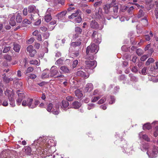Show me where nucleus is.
Here are the masks:
<instances>
[{"label":"nucleus","instance_id":"44","mask_svg":"<svg viewBox=\"0 0 158 158\" xmlns=\"http://www.w3.org/2000/svg\"><path fill=\"white\" fill-rule=\"evenodd\" d=\"M32 22L31 21L27 19H24L23 21V23L26 24H30Z\"/></svg>","mask_w":158,"mask_h":158},{"label":"nucleus","instance_id":"49","mask_svg":"<svg viewBox=\"0 0 158 158\" xmlns=\"http://www.w3.org/2000/svg\"><path fill=\"white\" fill-rule=\"evenodd\" d=\"M75 21L77 23H80L82 21V19L80 16H77L75 19Z\"/></svg>","mask_w":158,"mask_h":158},{"label":"nucleus","instance_id":"17","mask_svg":"<svg viewBox=\"0 0 158 158\" xmlns=\"http://www.w3.org/2000/svg\"><path fill=\"white\" fill-rule=\"evenodd\" d=\"M28 9V11L29 13H33L34 14L38 12V10H36L35 6H29Z\"/></svg>","mask_w":158,"mask_h":158},{"label":"nucleus","instance_id":"33","mask_svg":"<svg viewBox=\"0 0 158 158\" xmlns=\"http://www.w3.org/2000/svg\"><path fill=\"white\" fill-rule=\"evenodd\" d=\"M81 44V42L80 41H77L72 42L71 43V45L73 47H76L80 45Z\"/></svg>","mask_w":158,"mask_h":158},{"label":"nucleus","instance_id":"4","mask_svg":"<svg viewBox=\"0 0 158 158\" xmlns=\"http://www.w3.org/2000/svg\"><path fill=\"white\" fill-rule=\"evenodd\" d=\"M92 38L95 42L99 44L101 41V35L96 31H94L92 35Z\"/></svg>","mask_w":158,"mask_h":158},{"label":"nucleus","instance_id":"9","mask_svg":"<svg viewBox=\"0 0 158 158\" xmlns=\"http://www.w3.org/2000/svg\"><path fill=\"white\" fill-rule=\"evenodd\" d=\"M58 74H59V72L57 68L55 66H52L50 70V76L56 77Z\"/></svg>","mask_w":158,"mask_h":158},{"label":"nucleus","instance_id":"53","mask_svg":"<svg viewBox=\"0 0 158 158\" xmlns=\"http://www.w3.org/2000/svg\"><path fill=\"white\" fill-rule=\"evenodd\" d=\"M143 138L147 141H149L150 140V139L148 138V136L146 135H143Z\"/></svg>","mask_w":158,"mask_h":158},{"label":"nucleus","instance_id":"50","mask_svg":"<svg viewBox=\"0 0 158 158\" xmlns=\"http://www.w3.org/2000/svg\"><path fill=\"white\" fill-rule=\"evenodd\" d=\"M49 36V34L48 32H46L44 33L43 35V36L45 39H48Z\"/></svg>","mask_w":158,"mask_h":158},{"label":"nucleus","instance_id":"40","mask_svg":"<svg viewBox=\"0 0 158 158\" xmlns=\"http://www.w3.org/2000/svg\"><path fill=\"white\" fill-rule=\"evenodd\" d=\"M13 80L12 78H9L6 77H3V81L6 83H8L10 81H12Z\"/></svg>","mask_w":158,"mask_h":158},{"label":"nucleus","instance_id":"45","mask_svg":"<svg viewBox=\"0 0 158 158\" xmlns=\"http://www.w3.org/2000/svg\"><path fill=\"white\" fill-rule=\"evenodd\" d=\"M144 15V13L142 10H140L138 15H137V17L138 18H141Z\"/></svg>","mask_w":158,"mask_h":158},{"label":"nucleus","instance_id":"48","mask_svg":"<svg viewBox=\"0 0 158 158\" xmlns=\"http://www.w3.org/2000/svg\"><path fill=\"white\" fill-rule=\"evenodd\" d=\"M82 31V30L80 27H77L75 28V31L77 34H80L81 33Z\"/></svg>","mask_w":158,"mask_h":158},{"label":"nucleus","instance_id":"62","mask_svg":"<svg viewBox=\"0 0 158 158\" xmlns=\"http://www.w3.org/2000/svg\"><path fill=\"white\" fill-rule=\"evenodd\" d=\"M27 13V8H24L23 10V14L24 16H26Z\"/></svg>","mask_w":158,"mask_h":158},{"label":"nucleus","instance_id":"37","mask_svg":"<svg viewBox=\"0 0 158 158\" xmlns=\"http://www.w3.org/2000/svg\"><path fill=\"white\" fill-rule=\"evenodd\" d=\"M28 98L27 99L23 100V102L22 103V106H28Z\"/></svg>","mask_w":158,"mask_h":158},{"label":"nucleus","instance_id":"39","mask_svg":"<svg viewBox=\"0 0 158 158\" xmlns=\"http://www.w3.org/2000/svg\"><path fill=\"white\" fill-rule=\"evenodd\" d=\"M4 58L9 61H10L12 60L11 56L8 54L5 55L4 56Z\"/></svg>","mask_w":158,"mask_h":158},{"label":"nucleus","instance_id":"59","mask_svg":"<svg viewBox=\"0 0 158 158\" xmlns=\"http://www.w3.org/2000/svg\"><path fill=\"white\" fill-rule=\"evenodd\" d=\"M34 39L33 38H31L27 41V42L29 44L32 43L34 41Z\"/></svg>","mask_w":158,"mask_h":158},{"label":"nucleus","instance_id":"16","mask_svg":"<svg viewBox=\"0 0 158 158\" xmlns=\"http://www.w3.org/2000/svg\"><path fill=\"white\" fill-rule=\"evenodd\" d=\"M38 13V12H37L34 13V14H35V15L33 14L31 15L30 19V20L32 22L38 19L39 17V15Z\"/></svg>","mask_w":158,"mask_h":158},{"label":"nucleus","instance_id":"7","mask_svg":"<svg viewBox=\"0 0 158 158\" xmlns=\"http://www.w3.org/2000/svg\"><path fill=\"white\" fill-rule=\"evenodd\" d=\"M17 93L18 96V99L16 100V103L19 106L21 105L22 100L25 98V93L23 91L18 90Z\"/></svg>","mask_w":158,"mask_h":158},{"label":"nucleus","instance_id":"1","mask_svg":"<svg viewBox=\"0 0 158 158\" xmlns=\"http://www.w3.org/2000/svg\"><path fill=\"white\" fill-rule=\"evenodd\" d=\"M104 12L106 14H110L112 15V16H106L108 20H110L111 17L114 18H117L118 17V7L117 6L113 7L111 4H107L105 5L104 7Z\"/></svg>","mask_w":158,"mask_h":158},{"label":"nucleus","instance_id":"38","mask_svg":"<svg viewBox=\"0 0 158 158\" xmlns=\"http://www.w3.org/2000/svg\"><path fill=\"white\" fill-rule=\"evenodd\" d=\"M151 127L150 124H145L143 126V129L145 130L146 129L149 130L151 129Z\"/></svg>","mask_w":158,"mask_h":158},{"label":"nucleus","instance_id":"5","mask_svg":"<svg viewBox=\"0 0 158 158\" xmlns=\"http://www.w3.org/2000/svg\"><path fill=\"white\" fill-rule=\"evenodd\" d=\"M86 58L87 59L86 57ZM88 60H86L85 61V68L87 69H89L91 68H94L96 66V62L94 60H91L90 59H88Z\"/></svg>","mask_w":158,"mask_h":158},{"label":"nucleus","instance_id":"28","mask_svg":"<svg viewBox=\"0 0 158 158\" xmlns=\"http://www.w3.org/2000/svg\"><path fill=\"white\" fill-rule=\"evenodd\" d=\"M20 48V45L18 44H14V50L16 52H19Z\"/></svg>","mask_w":158,"mask_h":158},{"label":"nucleus","instance_id":"11","mask_svg":"<svg viewBox=\"0 0 158 158\" xmlns=\"http://www.w3.org/2000/svg\"><path fill=\"white\" fill-rule=\"evenodd\" d=\"M15 16L14 14L10 15L8 16V19L10 24L12 26H14L16 24L15 21Z\"/></svg>","mask_w":158,"mask_h":158},{"label":"nucleus","instance_id":"63","mask_svg":"<svg viewBox=\"0 0 158 158\" xmlns=\"http://www.w3.org/2000/svg\"><path fill=\"white\" fill-rule=\"evenodd\" d=\"M132 71L136 73L138 71V69L136 66H134L131 69Z\"/></svg>","mask_w":158,"mask_h":158},{"label":"nucleus","instance_id":"55","mask_svg":"<svg viewBox=\"0 0 158 158\" xmlns=\"http://www.w3.org/2000/svg\"><path fill=\"white\" fill-rule=\"evenodd\" d=\"M39 32L37 30L34 31L32 33V35L35 36L37 37L39 34H40Z\"/></svg>","mask_w":158,"mask_h":158},{"label":"nucleus","instance_id":"52","mask_svg":"<svg viewBox=\"0 0 158 158\" xmlns=\"http://www.w3.org/2000/svg\"><path fill=\"white\" fill-rule=\"evenodd\" d=\"M94 104L93 103H91L88 105V109L89 110L94 108Z\"/></svg>","mask_w":158,"mask_h":158},{"label":"nucleus","instance_id":"32","mask_svg":"<svg viewBox=\"0 0 158 158\" xmlns=\"http://www.w3.org/2000/svg\"><path fill=\"white\" fill-rule=\"evenodd\" d=\"M101 97V96H95L93 97L91 99V102H96Z\"/></svg>","mask_w":158,"mask_h":158},{"label":"nucleus","instance_id":"23","mask_svg":"<svg viewBox=\"0 0 158 158\" xmlns=\"http://www.w3.org/2000/svg\"><path fill=\"white\" fill-rule=\"evenodd\" d=\"M48 11L47 10L44 18L45 20L47 22H49L52 19L51 14L50 13L48 14Z\"/></svg>","mask_w":158,"mask_h":158},{"label":"nucleus","instance_id":"54","mask_svg":"<svg viewBox=\"0 0 158 158\" xmlns=\"http://www.w3.org/2000/svg\"><path fill=\"white\" fill-rule=\"evenodd\" d=\"M78 63V61L77 60H75L73 61V68L76 67Z\"/></svg>","mask_w":158,"mask_h":158},{"label":"nucleus","instance_id":"61","mask_svg":"<svg viewBox=\"0 0 158 158\" xmlns=\"http://www.w3.org/2000/svg\"><path fill=\"white\" fill-rule=\"evenodd\" d=\"M10 104L12 107H14L15 106V102L14 100H10Z\"/></svg>","mask_w":158,"mask_h":158},{"label":"nucleus","instance_id":"64","mask_svg":"<svg viewBox=\"0 0 158 158\" xmlns=\"http://www.w3.org/2000/svg\"><path fill=\"white\" fill-rule=\"evenodd\" d=\"M153 68L154 69H158V62H156L154 65Z\"/></svg>","mask_w":158,"mask_h":158},{"label":"nucleus","instance_id":"12","mask_svg":"<svg viewBox=\"0 0 158 158\" xmlns=\"http://www.w3.org/2000/svg\"><path fill=\"white\" fill-rule=\"evenodd\" d=\"M45 141V140L44 139H43L42 138H40L38 140H35L34 143V145H37V144L36 143L38 142H40L39 143V145H37V146H39L40 145H41L42 146V147H44L46 145L47 143H44V142Z\"/></svg>","mask_w":158,"mask_h":158},{"label":"nucleus","instance_id":"10","mask_svg":"<svg viewBox=\"0 0 158 158\" xmlns=\"http://www.w3.org/2000/svg\"><path fill=\"white\" fill-rule=\"evenodd\" d=\"M27 51L29 52L30 56L33 57L36 53V51L35 49H33V47L32 45L29 46L27 48Z\"/></svg>","mask_w":158,"mask_h":158},{"label":"nucleus","instance_id":"22","mask_svg":"<svg viewBox=\"0 0 158 158\" xmlns=\"http://www.w3.org/2000/svg\"><path fill=\"white\" fill-rule=\"evenodd\" d=\"M73 107L75 109H78L79 108L81 105V103L78 101H75L72 104Z\"/></svg>","mask_w":158,"mask_h":158},{"label":"nucleus","instance_id":"26","mask_svg":"<svg viewBox=\"0 0 158 158\" xmlns=\"http://www.w3.org/2000/svg\"><path fill=\"white\" fill-rule=\"evenodd\" d=\"M7 93H9L8 98L9 101L14 100V93L11 91H9L8 92H7Z\"/></svg>","mask_w":158,"mask_h":158},{"label":"nucleus","instance_id":"36","mask_svg":"<svg viewBox=\"0 0 158 158\" xmlns=\"http://www.w3.org/2000/svg\"><path fill=\"white\" fill-rule=\"evenodd\" d=\"M11 48L10 46H5L3 49V52L6 53L9 51Z\"/></svg>","mask_w":158,"mask_h":158},{"label":"nucleus","instance_id":"35","mask_svg":"<svg viewBox=\"0 0 158 158\" xmlns=\"http://www.w3.org/2000/svg\"><path fill=\"white\" fill-rule=\"evenodd\" d=\"M106 100V98L105 97H102L97 102L98 104H101L104 102Z\"/></svg>","mask_w":158,"mask_h":158},{"label":"nucleus","instance_id":"2","mask_svg":"<svg viewBox=\"0 0 158 158\" xmlns=\"http://www.w3.org/2000/svg\"><path fill=\"white\" fill-rule=\"evenodd\" d=\"M98 50V48L97 45L94 44H91L86 48V58L89 59H93V55L96 53Z\"/></svg>","mask_w":158,"mask_h":158},{"label":"nucleus","instance_id":"15","mask_svg":"<svg viewBox=\"0 0 158 158\" xmlns=\"http://www.w3.org/2000/svg\"><path fill=\"white\" fill-rule=\"evenodd\" d=\"M66 13L67 11L66 10L63 11L58 13L55 16L56 19H57L59 20H60L65 16Z\"/></svg>","mask_w":158,"mask_h":158},{"label":"nucleus","instance_id":"18","mask_svg":"<svg viewBox=\"0 0 158 158\" xmlns=\"http://www.w3.org/2000/svg\"><path fill=\"white\" fill-rule=\"evenodd\" d=\"M93 89V84L91 83L87 84L85 88V91L87 92H90Z\"/></svg>","mask_w":158,"mask_h":158},{"label":"nucleus","instance_id":"27","mask_svg":"<svg viewBox=\"0 0 158 158\" xmlns=\"http://www.w3.org/2000/svg\"><path fill=\"white\" fill-rule=\"evenodd\" d=\"M155 125V131L154 133V135L155 137H157L158 135V127L157 125L158 124V122H156L154 123Z\"/></svg>","mask_w":158,"mask_h":158},{"label":"nucleus","instance_id":"30","mask_svg":"<svg viewBox=\"0 0 158 158\" xmlns=\"http://www.w3.org/2000/svg\"><path fill=\"white\" fill-rule=\"evenodd\" d=\"M16 21L17 23H20L22 21V18L20 14H18L16 17Z\"/></svg>","mask_w":158,"mask_h":158},{"label":"nucleus","instance_id":"47","mask_svg":"<svg viewBox=\"0 0 158 158\" xmlns=\"http://www.w3.org/2000/svg\"><path fill=\"white\" fill-rule=\"evenodd\" d=\"M149 56L148 55H144L141 57L140 60L142 61H144L149 57Z\"/></svg>","mask_w":158,"mask_h":158},{"label":"nucleus","instance_id":"6","mask_svg":"<svg viewBox=\"0 0 158 158\" xmlns=\"http://www.w3.org/2000/svg\"><path fill=\"white\" fill-rule=\"evenodd\" d=\"M158 152V148L154 147L153 148L151 151H148L147 153L149 157L151 158L156 157Z\"/></svg>","mask_w":158,"mask_h":158},{"label":"nucleus","instance_id":"34","mask_svg":"<svg viewBox=\"0 0 158 158\" xmlns=\"http://www.w3.org/2000/svg\"><path fill=\"white\" fill-rule=\"evenodd\" d=\"M154 61V59L152 58H149L148 60L146 62L145 64L146 65H149L150 64L153 62Z\"/></svg>","mask_w":158,"mask_h":158},{"label":"nucleus","instance_id":"25","mask_svg":"<svg viewBox=\"0 0 158 158\" xmlns=\"http://www.w3.org/2000/svg\"><path fill=\"white\" fill-rule=\"evenodd\" d=\"M60 70L63 73H68L69 72V69L66 66H62L60 67Z\"/></svg>","mask_w":158,"mask_h":158},{"label":"nucleus","instance_id":"57","mask_svg":"<svg viewBox=\"0 0 158 158\" xmlns=\"http://www.w3.org/2000/svg\"><path fill=\"white\" fill-rule=\"evenodd\" d=\"M145 144V145H143L142 148H141V150L143 151H146V149H148V144Z\"/></svg>","mask_w":158,"mask_h":158},{"label":"nucleus","instance_id":"14","mask_svg":"<svg viewBox=\"0 0 158 158\" xmlns=\"http://www.w3.org/2000/svg\"><path fill=\"white\" fill-rule=\"evenodd\" d=\"M90 26L91 28L94 29H98L100 30H101L103 28L102 26L99 27L98 23L95 20L92 21L90 23Z\"/></svg>","mask_w":158,"mask_h":158},{"label":"nucleus","instance_id":"51","mask_svg":"<svg viewBox=\"0 0 158 158\" xmlns=\"http://www.w3.org/2000/svg\"><path fill=\"white\" fill-rule=\"evenodd\" d=\"M144 37L146 41H148L150 40L151 37L149 35H144Z\"/></svg>","mask_w":158,"mask_h":158},{"label":"nucleus","instance_id":"24","mask_svg":"<svg viewBox=\"0 0 158 158\" xmlns=\"http://www.w3.org/2000/svg\"><path fill=\"white\" fill-rule=\"evenodd\" d=\"M75 93L76 96L78 98H80L83 96V94L81 91L79 89H77L75 91Z\"/></svg>","mask_w":158,"mask_h":158},{"label":"nucleus","instance_id":"58","mask_svg":"<svg viewBox=\"0 0 158 158\" xmlns=\"http://www.w3.org/2000/svg\"><path fill=\"white\" fill-rule=\"evenodd\" d=\"M36 39L39 41H42V36L40 34L37 37Z\"/></svg>","mask_w":158,"mask_h":158},{"label":"nucleus","instance_id":"31","mask_svg":"<svg viewBox=\"0 0 158 158\" xmlns=\"http://www.w3.org/2000/svg\"><path fill=\"white\" fill-rule=\"evenodd\" d=\"M29 63L31 64L38 65H39V63L38 60H31Z\"/></svg>","mask_w":158,"mask_h":158},{"label":"nucleus","instance_id":"56","mask_svg":"<svg viewBox=\"0 0 158 158\" xmlns=\"http://www.w3.org/2000/svg\"><path fill=\"white\" fill-rule=\"evenodd\" d=\"M66 99L69 101H73L74 99V97H73L71 96H67L66 98Z\"/></svg>","mask_w":158,"mask_h":158},{"label":"nucleus","instance_id":"41","mask_svg":"<svg viewBox=\"0 0 158 158\" xmlns=\"http://www.w3.org/2000/svg\"><path fill=\"white\" fill-rule=\"evenodd\" d=\"M34 70V69L33 67H29L27 68V69L25 72V74H26L27 73H31Z\"/></svg>","mask_w":158,"mask_h":158},{"label":"nucleus","instance_id":"3","mask_svg":"<svg viewBox=\"0 0 158 158\" xmlns=\"http://www.w3.org/2000/svg\"><path fill=\"white\" fill-rule=\"evenodd\" d=\"M59 107L58 105L53 107L52 104V103H50L48 105L47 110L48 112L52 111L53 114L57 115L59 113Z\"/></svg>","mask_w":158,"mask_h":158},{"label":"nucleus","instance_id":"60","mask_svg":"<svg viewBox=\"0 0 158 158\" xmlns=\"http://www.w3.org/2000/svg\"><path fill=\"white\" fill-rule=\"evenodd\" d=\"M35 48L39 49L40 46V44L39 43H35L34 45Z\"/></svg>","mask_w":158,"mask_h":158},{"label":"nucleus","instance_id":"13","mask_svg":"<svg viewBox=\"0 0 158 158\" xmlns=\"http://www.w3.org/2000/svg\"><path fill=\"white\" fill-rule=\"evenodd\" d=\"M77 75L80 76L83 78H87L89 76V73L87 71L86 73H85L81 70H79L76 73Z\"/></svg>","mask_w":158,"mask_h":158},{"label":"nucleus","instance_id":"43","mask_svg":"<svg viewBox=\"0 0 158 158\" xmlns=\"http://www.w3.org/2000/svg\"><path fill=\"white\" fill-rule=\"evenodd\" d=\"M136 52L137 54L139 56L141 55L143 53V50L140 48L138 49L137 50Z\"/></svg>","mask_w":158,"mask_h":158},{"label":"nucleus","instance_id":"21","mask_svg":"<svg viewBox=\"0 0 158 158\" xmlns=\"http://www.w3.org/2000/svg\"><path fill=\"white\" fill-rule=\"evenodd\" d=\"M69 105V104L68 102L63 100L62 102V106L61 107L64 110L66 109L68 106Z\"/></svg>","mask_w":158,"mask_h":158},{"label":"nucleus","instance_id":"46","mask_svg":"<svg viewBox=\"0 0 158 158\" xmlns=\"http://www.w3.org/2000/svg\"><path fill=\"white\" fill-rule=\"evenodd\" d=\"M63 61V60L60 58L56 61V64L58 65H61L62 64Z\"/></svg>","mask_w":158,"mask_h":158},{"label":"nucleus","instance_id":"19","mask_svg":"<svg viewBox=\"0 0 158 158\" xmlns=\"http://www.w3.org/2000/svg\"><path fill=\"white\" fill-rule=\"evenodd\" d=\"M140 23L144 27L148 25V22L147 17H145L143 19H142L140 21Z\"/></svg>","mask_w":158,"mask_h":158},{"label":"nucleus","instance_id":"20","mask_svg":"<svg viewBox=\"0 0 158 158\" xmlns=\"http://www.w3.org/2000/svg\"><path fill=\"white\" fill-rule=\"evenodd\" d=\"M25 153L27 155H30L31 154V150L30 147L26 146L24 148Z\"/></svg>","mask_w":158,"mask_h":158},{"label":"nucleus","instance_id":"8","mask_svg":"<svg viewBox=\"0 0 158 158\" xmlns=\"http://www.w3.org/2000/svg\"><path fill=\"white\" fill-rule=\"evenodd\" d=\"M28 106L31 108H34L37 106L39 104L40 102L38 100H36L34 102H33V99L28 98Z\"/></svg>","mask_w":158,"mask_h":158},{"label":"nucleus","instance_id":"42","mask_svg":"<svg viewBox=\"0 0 158 158\" xmlns=\"http://www.w3.org/2000/svg\"><path fill=\"white\" fill-rule=\"evenodd\" d=\"M147 68L144 67L142 69L141 72H140V73L143 75H146L147 74Z\"/></svg>","mask_w":158,"mask_h":158},{"label":"nucleus","instance_id":"29","mask_svg":"<svg viewBox=\"0 0 158 158\" xmlns=\"http://www.w3.org/2000/svg\"><path fill=\"white\" fill-rule=\"evenodd\" d=\"M79 12H80V11L79 10H77L76 12L72 14L70 16H69V19L73 18L77 16L79 14Z\"/></svg>","mask_w":158,"mask_h":158}]
</instances>
